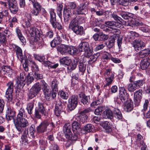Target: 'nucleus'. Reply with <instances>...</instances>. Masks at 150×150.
Here are the masks:
<instances>
[{
    "mask_svg": "<svg viewBox=\"0 0 150 150\" xmlns=\"http://www.w3.org/2000/svg\"><path fill=\"white\" fill-rule=\"evenodd\" d=\"M79 19V18L76 17L71 20L69 25V28L77 35H84L85 30L82 26L79 25L80 24Z\"/></svg>",
    "mask_w": 150,
    "mask_h": 150,
    "instance_id": "nucleus-1",
    "label": "nucleus"
},
{
    "mask_svg": "<svg viewBox=\"0 0 150 150\" xmlns=\"http://www.w3.org/2000/svg\"><path fill=\"white\" fill-rule=\"evenodd\" d=\"M78 49L80 52H83V54L86 57H88L92 53L93 50L91 49L89 45L88 42L81 43L78 46Z\"/></svg>",
    "mask_w": 150,
    "mask_h": 150,
    "instance_id": "nucleus-2",
    "label": "nucleus"
},
{
    "mask_svg": "<svg viewBox=\"0 0 150 150\" xmlns=\"http://www.w3.org/2000/svg\"><path fill=\"white\" fill-rule=\"evenodd\" d=\"M40 83L45 97L46 100H50L52 97V93H51V89L49 86L44 80H41L40 81Z\"/></svg>",
    "mask_w": 150,
    "mask_h": 150,
    "instance_id": "nucleus-3",
    "label": "nucleus"
},
{
    "mask_svg": "<svg viewBox=\"0 0 150 150\" xmlns=\"http://www.w3.org/2000/svg\"><path fill=\"white\" fill-rule=\"evenodd\" d=\"M49 13L50 17V21L53 27L55 29L57 28L59 30L62 29V27L61 25L57 22L56 14L54 10L51 9Z\"/></svg>",
    "mask_w": 150,
    "mask_h": 150,
    "instance_id": "nucleus-4",
    "label": "nucleus"
},
{
    "mask_svg": "<svg viewBox=\"0 0 150 150\" xmlns=\"http://www.w3.org/2000/svg\"><path fill=\"white\" fill-rule=\"evenodd\" d=\"M17 120V121L15 123L16 127L18 131L22 132L23 130V128L29 125L28 122L25 118Z\"/></svg>",
    "mask_w": 150,
    "mask_h": 150,
    "instance_id": "nucleus-5",
    "label": "nucleus"
},
{
    "mask_svg": "<svg viewBox=\"0 0 150 150\" xmlns=\"http://www.w3.org/2000/svg\"><path fill=\"white\" fill-rule=\"evenodd\" d=\"M7 90L6 96L8 100L11 101L13 99L12 93L14 90V83L13 81L8 82L6 84Z\"/></svg>",
    "mask_w": 150,
    "mask_h": 150,
    "instance_id": "nucleus-6",
    "label": "nucleus"
},
{
    "mask_svg": "<svg viewBox=\"0 0 150 150\" xmlns=\"http://www.w3.org/2000/svg\"><path fill=\"white\" fill-rule=\"evenodd\" d=\"M78 97L77 95H72L69 98L67 104L68 107L71 111L74 110L77 105Z\"/></svg>",
    "mask_w": 150,
    "mask_h": 150,
    "instance_id": "nucleus-7",
    "label": "nucleus"
},
{
    "mask_svg": "<svg viewBox=\"0 0 150 150\" xmlns=\"http://www.w3.org/2000/svg\"><path fill=\"white\" fill-rule=\"evenodd\" d=\"M59 84L58 81L56 79H54L51 83V87L52 92V98L53 99L56 97L58 91V86Z\"/></svg>",
    "mask_w": 150,
    "mask_h": 150,
    "instance_id": "nucleus-8",
    "label": "nucleus"
},
{
    "mask_svg": "<svg viewBox=\"0 0 150 150\" xmlns=\"http://www.w3.org/2000/svg\"><path fill=\"white\" fill-rule=\"evenodd\" d=\"M49 125V122L47 120L42 121L36 128L37 132L42 133L47 131V127Z\"/></svg>",
    "mask_w": 150,
    "mask_h": 150,
    "instance_id": "nucleus-9",
    "label": "nucleus"
},
{
    "mask_svg": "<svg viewBox=\"0 0 150 150\" xmlns=\"http://www.w3.org/2000/svg\"><path fill=\"white\" fill-rule=\"evenodd\" d=\"M63 106L60 102L57 103L54 110V113L56 116H58L61 115L62 113H65Z\"/></svg>",
    "mask_w": 150,
    "mask_h": 150,
    "instance_id": "nucleus-10",
    "label": "nucleus"
},
{
    "mask_svg": "<svg viewBox=\"0 0 150 150\" xmlns=\"http://www.w3.org/2000/svg\"><path fill=\"white\" fill-rule=\"evenodd\" d=\"M40 36L31 37L30 42V44L33 46L35 48H38L39 47L42 45L41 42V40L39 38Z\"/></svg>",
    "mask_w": 150,
    "mask_h": 150,
    "instance_id": "nucleus-11",
    "label": "nucleus"
},
{
    "mask_svg": "<svg viewBox=\"0 0 150 150\" xmlns=\"http://www.w3.org/2000/svg\"><path fill=\"white\" fill-rule=\"evenodd\" d=\"M88 4L84 3L77 7L75 13L77 14H85L87 12Z\"/></svg>",
    "mask_w": 150,
    "mask_h": 150,
    "instance_id": "nucleus-12",
    "label": "nucleus"
},
{
    "mask_svg": "<svg viewBox=\"0 0 150 150\" xmlns=\"http://www.w3.org/2000/svg\"><path fill=\"white\" fill-rule=\"evenodd\" d=\"M146 44L142 40H135L132 43L133 46L135 51H137L144 48Z\"/></svg>",
    "mask_w": 150,
    "mask_h": 150,
    "instance_id": "nucleus-13",
    "label": "nucleus"
},
{
    "mask_svg": "<svg viewBox=\"0 0 150 150\" xmlns=\"http://www.w3.org/2000/svg\"><path fill=\"white\" fill-rule=\"evenodd\" d=\"M128 95L126 90L124 88H121L119 91V98L120 99L123 103H125L128 100Z\"/></svg>",
    "mask_w": 150,
    "mask_h": 150,
    "instance_id": "nucleus-14",
    "label": "nucleus"
},
{
    "mask_svg": "<svg viewBox=\"0 0 150 150\" xmlns=\"http://www.w3.org/2000/svg\"><path fill=\"white\" fill-rule=\"evenodd\" d=\"M33 9L31 11L32 13L35 16H38L40 14V12L42 11V8L41 5L39 3H36L33 5Z\"/></svg>",
    "mask_w": 150,
    "mask_h": 150,
    "instance_id": "nucleus-15",
    "label": "nucleus"
},
{
    "mask_svg": "<svg viewBox=\"0 0 150 150\" xmlns=\"http://www.w3.org/2000/svg\"><path fill=\"white\" fill-rule=\"evenodd\" d=\"M80 102L84 105H88L90 103V98L89 96H86L82 92L79 94Z\"/></svg>",
    "mask_w": 150,
    "mask_h": 150,
    "instance_id": "nucleus-16",
    "label": "nucleus"
},
{
    "mask_svg": "<svg viewBox=\"0 0 150 150\" xmlns=\"http://www.w3.org/2000/svg\"><path fill=\"white\" fill-rule=\"evenodd\" d=\"M93 38L95 41H103L107 40L108 38V36L102 33H100L99 34L96 33L93 36Z\"/></svg>",
    "mask_w": 150,
    "mask_h": 150,
    "instance_id": "nucleus-17",
    "label": "nucleus"
},
{
    "mask_svg": "<svg viewBox=\"0 0 150 150\" xmlns=\"http://www.w3.org/2000/svg\"><path fill=\"white\" fill-rule=\"evenodd\" d=\"M12 47L16 51L17 57L19 60L22 59L24 58H25V56H23L22 50L20 47L15 44L12 45Z\"/></svg>",
    "mask_w": 150,
    "mask_h": 150,
    "instance_id": "nucleus-18",
    "label": "nucleus"
},
{
    "mask_svg": "<svg viewBox=\"0 0 150 150\" xmlns=\"http://www.w3.org/2000/svg\"><path fill=\"white\" fill-rule=\"evenodd\" d=\"M10 19V15L8 10H5L0 12V23L3 21H7Z\"/></svg>",
    "mask_w": 150,
    "mask_h": 150,
    "instance_id": "nucleus-19",
    "label": "nucleus"
},
{
    "mask_svg": "<svg viewBox=\"0 0 150 150\" xmlns=\"http://www.w3.org/2000/svg\"><path fill=\"white\" fill-rule=\"evenodd\" d=\"M104 23L109 28L115 29H116L115 28H119L121 27V23L120 22H116L111 21H105Z\"/></svg>",
    "mask_w": 150,
    "mask_h": 150,
    "instance_id": "nucleus-20",
    "label": "nucleus"
},
{
    "mask_svg": "<svg viewBox=\"0 0 150 150\" xmlns=\"http://www.w3.org/2000/svg\"><path fill=\"white\" fill-rule=\"evenodd\" d=\"M15 116V112L11 108H7L6 112V117L8 120H14V117Z\"/></svg>",
    "mask_w": 150,
    "mask_h": 150,
    "instance_id": "nucleus-21",
    "label": "nucleus"
},
{
    "mask_svg": "<svg viewBox=\"0 0 150 150\" xmlns=\"http://www.w3.org/2000/svg\"><path fill=\"white\" fill-rule=\"evenodd\" d=\"M88 116L86 115H81L76 116L74 119H75L80 124H83L86 122Z\"/></svg>",
    "mask_w": 150,
    "mask_h": 150,
    "instance_id": "nucleus-22",
    "label": "nucleus"
},
{
    "mask_svg": "<svg viewBox=\"0 0 150 150\" xmlns=\"http://www.w3.org/2000/svg\"><path fill=\"white\" fill-rule=\"evenodd\" d=\"M71 126L69 123H66L64 126V131L66 137H68V136L72 134Z\"/></svg>",
    "mask_w": 150,
    "mask_h": 150,
    "instance_id": "nucleus-23",
    "label": "nucleus"
},
{
    "mask_svg": "<svg viewBox=\"0 0 150 150\" xmlns=\"http://www.w3.org/2000/svg\"><path fill=\"white\" fill-rule=\"evenodd\" d=\"M150 64V59L146 57L142 59L140 63V66L142 69H146L149 65Z\"/></svg>",
    "mask_w": 150,
    "mask_h": 150,
    "instance_id": "nucleus-24",
    "label": "nucleus"
},
{
    "mask_svg": "<svg viewBox=\"0 0 150 150\" xmlns=\"http://www.w3.org/2000/svg\"><path fill=\"white\" fill-rule=\"evenodd\" d=\"M69 47L63 44H61L59 46L57 50L62 55H65L66 54H68Z\"/></svg>",
    "mask_w": 150,
    "mask_h": 150,
    "instance_id": "nucleus-25",
    "label": "nucleus"
},
{
    "mask_svg": "<svg viewBox=\"0 0 150 150\" xmlns=\"http://www.w3.org/2000/svg\"><path fill=\"white\" fill-rule=\"evenodd\" d=\"M2 77H3L5 75L8 76L11 75L13 73V71L8 66H3V69L2 70Z\"/></svg>",
    "mask_w": 150,
    "mask_h": 150,
    "instance_id": "nucleus-26",
    "label": "nucleus"
},
{
    "mask_svg": "<svg viewBox=\"0 0 150 150\" xmlns=\"http://www.w3.org/2000/svg\"><path fill=\"white\" fill-rule=\"evenodd\" d=\"M103 117L105 119H112L113 117L112 111L110 109H106L103 112Z\"/></svg>",
    "mask_w": 150,
    "mask_h": 150,
    "instance_id": "nucleus-27",
    "label": "nucleus"
},
{
    "mask_svg": "<svg viewBox=\"0 0 150 150\" xmlns=\"http://www.w3.org/2000/svg\"><path fill=\"white\" fill-rule=\"evenodd\" d=\"M9 7L11 12L14 14L16 13L18 10V8L16 2H14L8 4Z\"/></svg>",
    "mask_w": 150,
    "mask_h": 150,
    "instance_id": "nucleus-28",
    "label": "nucleus"
},
{
    "mask_svg": "<svg viewBox=\"0 0 150 150\" xmlns=\"http://www.w3.org/2000/svg\"><path fill=\"white\" fill-rule=\"evenodd\" d=\"M79 52H80L78 48H77L74 46L69 47L68 54L72 55H75L79 54Z\"/></svg>",
    "mask_w": 150,
    "mask_h": 150,
    "instance_id": "nucleus-29",
    "label": "nucleus"
},
{
    "mask_svg": "<svg viewBox=\"0 0 150 150\" xmlns=\"http://www.w3.org/2000/svg\"><path fill=\"white\" fill-rule=\"evenodd\" d=\"M120 16L122 17L125 19L128 20V21L126 22V25L127 26L131 25V18L130 17L128 16L127 13L125 12H122L120 13Z\"/></svg>",
    "mask_w": 150,
    "mask_h": 150,
    "instance_id": "nucleus-30",
    "label": "nucleus"
},
{
    "mask_svg": "<svg viewBox=\"0 0 150 150\" xmlns=\"http://www.w3.org/2000/svg\"><path fill=\"white\" fill-rule=\"evenodd\" d=\"M41 88L42 87L41 83L37 82L30 89L38 94L41 90Z\"/></svg>",
    "mask_w": 150,
    "mask_h": 150,
    "instance_id": "nucleus-31",
    "label": "nucleus"
},
{
    "mask_svg": "<svg viewBox=\"0 0 150 150\" xmlns=\"http://www.w3.org/2000/svg\"><path fill=\"white\" fill-rule=\"evenodd\" d=\"M29 33L31 35V37L40 36V31L35 27L31 28L29 30Z\"/></svg>",
    "mask_w": 150,
    "mask_h": 150,
    "instance_id": "nucleus-32",
    "label": "nucleus"
},
{
    "mask_svg": "<svg viewBox=\"0 0 150 150\" xmlns=\"http://www.w3.org/2000/svg\"><path fill=\"white\" fill-rule=\"evenodd\" d=\"M16 32L21 42L23 44H25L26 43V40L23 36L21 30L18 28H17L16 29Z\"/></svg>",
    "mask_w": 150,
    "mask_h": 150,
    "instance_id": "nucleus-33",
    "label": "nucleus"
},
{
    "mask_svg": "<svg viewBox=\"0 0 150 150\" xmlns=\"http://www.w3.org/2000/svg\"><path fill=\"white\" fill-rule=\"evenodd\" d=\"M78 60L77 59L74 60L73 62L68 66L67 69L69 72H71L76 69L78 64Z\"/></svg>",
    "mask_w": 150,
    "mask_h": 150,
    "instance_id": "nucleus-34",
    "label": "nucleus"
},
{
    "mask_svg": "<svg viewBox=\"0 0 150 150\" xmlns=\"http://www.w3.org/2000/svg\"><path fill=\"white\" fill-rule=\"evenodd\" d=\"M28 134V131L27 130L26 131V129H25L23 134L21 137V142H22V144L25 145H26L29 143V141L27 139V136Z\"/></svg>",
    "mask_w": 150,
    "mask_h": 150,
    "instance_id": "nucleus-35",
    "label": "nucleus"
},
{
    "mask_svg": "<svg viewBox=\"0 0 150 150\" xmlns=\"http://www.w3.org/2000/svg\"><path fill=\"white\" fill-rule=\"evenodd\" d=\"M79 64V71L81 72L82 73V74L83 75L86 70V64L83 63L81 61H78Z\"/></svg>",
    "mask_w": 150,
    "mask_h": 150,
    "instance_id": "nucleus-36",
    "label": "nucleus"
},
{
    "mask_svg": "<svg viewBox=\"0 0 150 150\" xmlns=\"http://www.w3.org/2000/svg\"><path fill=\"white\" fill-rule=\"evenodd\" d=\"M102 126L105 129L106 132H110L112 131L111 125L109 122L107 121L104 122L103 123Z\"/></svg>",
    "mask_w": 150,
    "mask_h": 150,
    "instance_id": "nucleus-37",
    "label": "nucleus"
},
{
    "mask_svg": "<svg viewBox=\"0 0 150 150\" xmlns=\"http://www.w3.org/2000/svg\"><path fill=\"white\" fill-rule=\"evenodd\" d=\"M40 14L39 17V20L42 21H44L46 20V16L47 13L44 8L42 9V11L40 12Z\"/></svg>",
    "mask_w": 150,
    "mask_h": 150,
    "instance_id": "nucleus-38",
    "label": "nucleus"
},
{
    "mask_svg": "<svg viewBox=\"0 0 150 150\" xmlns=\"http://www.w3.org/2000/svg\"><path fill=\"white\" fill-rule=\"evenodd\" d=\"M114 77V74L113 73H111L110 76H108L106 78V83L104 85V87H105L107 86H109L111 85L113 80Z\"/></svg>",
    "mask_w": 150,
    "mask_h": 150,
    "instance_id": "nucleus-39",
    "label": "nucleus"
},
{
    "mask_svg": "<svg viewBox=\"0 0 150 150\" xmlns=\"http://www.w3.org/2000/svg\"><path fill=\"white\" fill-rule=\"evenodd\" d=\"M61 64L68 65L71 62V60L68 57H64L59 60Z\"/></svg>",
    "mask_w": 150,
    "mask_h": 150,
    "instance_id": "nucleus-40",
    "label": "nucleus"
},
{
    "mask_svg": "<svg viewBox=\"0 0 150 150\" xmlns=\"http://www.w3.org/2000/svg\"><path fill=\"white\" fill-rule=\"evenodd\" d=\"M26 116L25 111L24 108H21L18 111L17 119L25 118Z\"/></svg>",
    "mask_w": 150,
    "mask_h": 150,
    "instance_id": "nucleus-41",
    "label": "nucleus"
},
{
    "mask_svg": "<svg viewBox=\"0 0 150 150\" xmlns=\"http://www.w3.org/2000/svg\"><path fill=\"white\" fill-rule=\"evenodd\" d=\"M35 109L39 111L40 113L45 114L46 111L45 108L44 107L43 104L41 103H38V107L36 108Z\"/></svg>",
    "mask_w": 150,
    "mask_h": 150,
    "instance_id": "nucleus-42",
    "label": "nucleus"
},
{
    "mask_svg": "<svg viewBox=\"0 0 150 150\" xmlns=\"http://www.w3.org/2000/svg\"><path fill=\"white\" fill-rule=\"evenodd\" d=\"M113 113L115 118L118 120L122 119V115L121 112L119 109H115L113 111Z\"/></svg>",
    "mask_w": 150,
    "mask_h": 150,
    "instance_id": "nucleus-43",
    "label": "nucleus"
},
{
    "mask_svg": "<svg viewBox=\"0 0 150 150\" xmlns=\"http://www.w3.org/2000/svg\"><path fill=\"white\" fill-rule=\"evenodd\" d=\"M17 83L18 88H23L25 85V82L23 80L22 81V79L18 77L17 78Z\"/></svg>",
    "mask_w": 150,
    "mask_h": 150,
    "instance_id": "nucleus-44",
    "label": "nucleus"
},
{
    "mask_svg": "<svg viewBox=\"0 0 150 150\" xmlns=\"http://www.w3.org/2000/svg\"><path fill=\"white\" fill-rule=\"evenodd\" d=\"M70 8L68 7H65L64 10L63 14L67 15V16L72 18V11Z\"/></svg>",
    "mask_w": 150,
    "mask_h": 150,
    "instance_id": "nucleus-45",
    "label": "nucleus"
},
{
    "mask_svg": "<svg viewBox=\"0 0 150 150\" xmlns=\"http://www.w3.org/2000/svg\"><path fill=\"white\" fill-rule=\"evenodd\" d=\"M25 58H24L20 60L21 62L23 63V65L24 70L26 71H28V61L26 60Z\"/></svg>",
    "mask_w": 150,
    "mask_h": 150,
    "instance_id": "nucleus-46",
    "label": "nucleus"
},
{
    "mask_svg": "<svg viewBox=\"0 0 150 150\" xmlns=\"http://www.w3.org/2000/svg\"><path fill=\"white\" fill-rule=\"evenodd\" d=\"M133 19L132 20V27H135L138 26H142L143 25V23L141 22H139L137 20H135V18H134L132 17Z\"/></svg>",
    "mask_w": 150,
    "mask_h": 150,
    "instance_id": "nucleus-47",
    "label": "nucleus"
},
{
    "mask_svg": "<svg viewBox=\"0 0 150 150\" xmlns=\"http://www.w3.org/2000/svg\"><path fill=\"white\" fill-rule=\"evenodd\" d=\"M34 104L32 103H28L26 108L28 113L30 115H31L33 113V110L34 107Z\"/></svg>",
    "mask_w": 150,
    "mask_h": 150,
    "instance_id": "nucleus-48",
    "label": "nucleus"
},
{
    "mask_svg": "<svg viewBox=\"0 0 150 150\" xmlns=\"http://www.w3.org/2000/svg\"><path fill=\"white\" fill-rule=\"evenodd\" d=\"M74 119V121L72 124V127L73 131H75L79 129L80 127V124L77 121H76L75 119Z\"/></svg>",
    "mask_w": 150,
    "mask_h": 150,
    "instance_id": "nucleus-49",
    "label": "nucleus"
},
{
    "mask_svg": "<svg viewBox=\"0 0 150 150\" xmlns=\"http://www.w3.org/2000/svg\"><path fill=\"white\" fill-rule=\"evenodd\" d=\"M50 144L49 146L50 150H60L59 147L54 142H50Z\"/></svg>",
    "mask_w": 150,
    "mask_h": 150,
    "instance_id": "nucleus-50",
    "label": "nucleus"
},
{
    "mask_svg": "<svg viewBox=\"0 0 150 150\" xmlns=\"http://www.w3.org/2000/svg\"><path fill=\"white\" fill-rule=\"evenodd\" d=\"M79 75L77 74L72 77V80L71 81V84L72 85H76L79 82Z\"/></svg>",
    "mask_w": 150,
    "mask_h": 150,
    "instance_id": "nucleus-51",
    "label": "nucleus"
},
{
    "mask_svg": "<svg viewBox=\"0 0 150 150\" xmlns=\"http://www.w3.org/2000/svg\"><path fill=\"white\" fill-rule=\"evenodd\" d=\"M93 128L94 126L93 125L88 124L85 126L84 130L86 133H88L92 131Z\"/></svg>",
    "mask_w": 150,
    "mask_h": 150,
    "instance_id": "nucleus-52",
    "label": "nucleus"
},
{
    "mask_svg": "<svg viewBox=\"0 0 150 150\" xmlns=\"http://www.w3.org/2000/svg\"><path fill=\"white\" fill-rule=\"evenodd\" d=\"M7 42L6 38L4 36V34H1L0 32V43L3 45H6Z\"/></svg>",
    "mask_w": 150,
    "mask_h": 150,
    "instance_id": "nucleus-53",
    "label": "nucleus"
},
{
    "mask_svg": "<svg viewBox=\"0 0 150 150\" xmlns=\"http://www.w3.org/2000/svg\"><path fill=\"white\" fill-rule=\"evenodd\" d=\"M115 36H113L112 38H111L110 40L108 45H107L108 48L110 49L112 48L114 45L115 40Z\"/></svg>",
    "mask_w": 150,
    "mask_h": 150,
    "instance_id": "nucleus-54",
    "label": "nucleus"
},
{
    "mask_svg": "<svg viewBox=\"0 0 150 150\" xmlns=\"http://www.w3.org/2000/svg\"><path fill=\"white\" fill-rule=\"evenodd\" d=\"M142 90H139L135 92L134 93V98L136 99H141L142 96Z\"/></svg>",
    "mask_w": 150,
    "mask_h": 150,
    "instance_id": "nucleus-55",
    "label": "nucleus"
},
{
    "mask_svg": "<svg viewBox=\"0 0 150 150\" xmlns=\"http://www.w3.org/2000/svg\"><path fill=\"white\" fill-rule=\"evenodd\" d=\"M149 102L147 99L145 100L143 104V108L142 110V111L143 112L144 114L145 113V112L149 106Z\"/></svg>",
    "mask_w": 150,
    "mask_h": 150,
    "instance_id": "nucleus-56",
    "label": "nucleus"
},
{
    "mask_svg": "<svg viewBox=\"0 0 150 150\" xmlns=\"http://www.w3.org/2000/svg\"><path fill=\"white\" fill-rule=\"evenodd\" d=\"M112 17L114 18V19L117 21H119L120 22L122 23L123 21V20H122L120 17L118 16L116 14H115L114 13H112L111 14Z\"/></svg>",
    "mask_w": 150,
    "mask_h": 150,
    "instance_id": "nucleus-57",
    "label": "nucleus"
},
{
    "mask_svg": "<svg viewBox=\"0 0 150 150\" xmlns=\"http://www.w3.org/2000/svg\"><path fill=\"white\" fill-rule=\"evenodd\" d=\"M34 77L35 79L38 80L43 78L42 75L41 74L39 73L38 71H35Z\"/></svg>",
    "mask_w": 150,
    "mask_h": 150,
    "instance_id": "nucleus-58",
    "label": "nucleus"
},
{
    "mask_svg": "<svg viewBox=\"0 0 150 150\" xmlns=\"http://www.w3.org/2000/svg\"><path fill=\"white\" fill-rule=\"evenodd\" d=\"M60 96L63 99H67L68 98L69 95L67 93L63 91H60L59 92Z\"/></svg>",
    "mask_w": 150,
    "mask_h": 150,
    "instance_id": "nucleus-59",
    "label": "nucleus"
},
{
    "mask_svg": "<svg viewBox=\"0 0 150 150\" xmlns=\"http://www.w3.org/2000/svg\"><path fill=\"white\" fill-rule=\"evenodd\" d=\"M106 43L104 42L103 43L100 45H97L95 49V50L98 51L103 49L105 46Z\"/></svg>",
    "mask_w": 150,
    "mask_h": 150,
    "instance_id": "nucleus-60",
    "label": "nucleus"
},
{
    "mask_svg": "<svg viewBox=\"0 0 150 150\" xmlns=\"http://www.w3.org/2000/svg\"><path fill=\"white\" fill-rule=\"evenodd\" d=\"M103 107L102 106L98 107L95 109V114L97 115H100L103 110Z\"/></svg>",
    "mask_w": 150,
    "mask_h": 150,
    "instance_id": "nucleus-61",
    "label": "nucleus"
},
{
    "mask_svg": "<svg viewBox=\"0 0 150 150\" xmlns=\"http://www.w3.org/2000/svg\"><path fill=\"white\" fill-rule=\"evenodd\" d=\"M1 34L3 35L6 38H9L11 36V33L8 30H4L3 32L1 33Z\"/></svg>",
    "mask_w": 150,
    "mask_h": 150,
    "instance_id": "nucleus-62",
    "label": "nucleus"
},
{
    "mask_svg": "<svg viewBox=\"0 0 150 150\" xmlns=\"http://www.w3.org/2000/svg\"><path fill=\"white\" fill-rule=\"evenodd\" d=\"M148 55L147 50H144L141 51L139 53V56L141 58H143Z\"/></svg>",
    "mask_w": 150,
    "mask_h": 150,
    "instance_id": "nucleus-63",
    "label": "nucleus"
},
{
    "mask_svg": "<svg viewBox=\"0 0 150 150\" xmlns=\"http://www.w3.org/2000/svg\"><path fill=\"white\" fill-rule=\"evenodd\" d=\"M43 115H45V114L40 113L39 111L35 109L34 116L35 118L39 119H40L42 116Z\"/></svg>",
    "mask_w": 150,
    "mask_h": 150,
    "instance_id": "nucleus-64",
    "label": "nucleus"
}]
</instances>
